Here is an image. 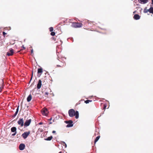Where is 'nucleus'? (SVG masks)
Masks as SVG:
<instances>
[{"instance_id":"nucleus-1","label":"nucleus","mask_w":153,"mask_h":153,"mask_svg":"<svg viewBox=\"0 0 153 153\" xmlns=\"http://www.w3.org/2000/svg\"><path fill=\"white\" fill-rule=\"evenodd\" d=\"M69 116L71 117H72L75 116V118L76 119L79 117V112L77 111H75L73 109H71L69 110L68 112Z\"/></svg>"},{"instance_id":"nucleus-2","label":"nucleus","mask_w":153,"mask_h":153,"mask_svg":"<svg viewBox=\"0 0 153 153\" xmlns=\"http://www.w3.org/2000/svg\"><path fill=\"white\" fill-rule=\"evenodd\" d=\"M65 123L68 124L66 125V127L68 128L72 127L73 126V122L71 120H69L68 121H65Z\"/></svg>"},{"instance_id":"nucleus-3","label":"nucleus","mask_w":153,"mask_h":153,"mask_svg":"<svg viewBox=\"0 0 153 153\" xmlns=\"http://www.w3.org/2000/svg\"><path fill=\"white\" fill-rule=\"evenodd\" d=\"M82 24L80 23L73 22L71 26L75 28L80 27L82 26Z\"/></svg>"},{"instance_id":"nucleus-4","label":"nucleus","mask_w":153,"mask_h":153,"mask_svg":"<svg viewBox=\"0 0 153 153\" xmlns=\"http://www.w3.org/2000/svg\"><path fill=\"white\" fill-rule=\"evenodd\" d=\"M30 132L29 131L28 132H25L23 133L22 136L24 139H25L27 138L28 136L30 134Z\"/></svg>"},{"instance_id":"nucleus-5","label":"nucleus","mask_w":153,"mask_h":153,"mask_svg":"<svg viewBox=\"0 0 153 153\" xmlns=\"http://www.w3.org/2000/svg\"><path fill=\"white\" fill-rule=\"evenodd\" d=\"M42 114L45 116H46L48 113V110L46 108H44L42 109Z\"/></svg>"},{"instance_id":"nucleus-6","label":"nucleus","mask_w":153,"mask_h":153,"mask_svg":"<svg viewBox=\"0 0 153 153\" xmlns=\"http://www.w3.org/2000/svg\"><path fill=\"white\" fill-rule=\"evenodd\" d=\"M31 120L30 119L26 120L24 124L25 127H26L28 126L31 123Z\"/></svg>"},{"instance_id":"nucleus-7","label":"nucleus","mask_w":153,"mask_h":153,"mask_svg":"<svg viewBox=\"0 0 153 153\" xmlns=\"http://www.w3.org/2000/svg\"><path fill=\"white\" fill-rule=\"evenodd\" d=\"M13 53L14 50L12 48H10V49L9 51L7 53V55L8 56H12L13 54Z\"/></svg>"},{"instance_id":"nucleus-8","label":"nucleus","mask_w":153,"mask_h":153,"mask_svg":"<svg viewBox=\"0 0 153 153\" xmlns=\"http://www.w3.org/2000/svg\"><path fill=\"white\" fill-rule=\"evenodd\" d=\"M17 123L18 124L21 126H23L24 125V120L23 118L20 119L18 121Z\"/></svg>"},{"instance_id":"nucleus-9","label":"nucleus","mask_w":153,"mask_h":153,"mask_svg":"<svg viewBox=\"0 0 153 153\" xmlns=\"http://www.w3.org/2000/svg\"><path fill=\"white\" fill-rule=\"evenodd\" d=\"M25 147V145L24 143H21L19 146V148L20 150H23Z\"/></svg>"},{"instance_id":"nucleus-10","label":"nucleus","mask_w":153,"mask_h":153,"mask_svg":"<svg viewBox=\"0 0 153 153\" xmlns=\"http://www.w3.org/2000/svg\"><path fill=\"white\" fill-rule=\"evenodd\" d=\"M42 86V81L41 79H39V80L37 84V88L38 89H40Z\"/></svg>"},{"instance_id":"nucleus-11","label":"nucleus","mask_w":153,"mask_h":153,"mask_svg":"<svg viewBox=\"0 0 153 153\" xmlns=\"http://www.w3.org/2000/svg\"><path fill=\"white\" fill-rule=\"evenodd\" d=\"M140 16L138 14H136L134 15L133 18L135 20H137L140 19Z\"/></svg>"},{"instance_id":"nucleus-12","label":"nucleus","mask_w":153,"mask_h":153,"mask_svg":"<svg viewBox=\"0 0 153 153\" xmlns=\"http://www.w3.org/2000/svg\"><path fill=\"white\" fill-rule=\"evenodd\" d=\"M19 105H18V107L16 109V111L14 114L12 116V117H15L17 115V114L18 112L19 111Z\"/></svg>"},{"instance_id":"nucleus-13","label":"nucleus","mask_w":153,"mask_h":153,"mask_svg":"<svg viewBox=\"0 0 153 153\" xmlns=\"http://www.w3.org/2000/svg\"><path fill=\"white\" fill-rule=\"evenodd\" d=\"M146 12H149L150 13H153V7H151L149 9L147 10V11Z\"/></svg>"},{"instance_id":"nucleus-14","label":"nucleus","mask_w":153,"mask_h":153,"mask_svg":"<svg viewBox=\"0 0 153 153\" xmlns=\"http://www.w3.org/2000/svg\"><path fill=\"white\" fill-rule=\"evenodd\" d=\"M140 3L145 4L148 2V0H140Z\"/></svg>"},{"instance_id":"nucleus-15","label":"nucleus","mask_w":153,"mask_h":153,"mask_svg":"<svg viewBox=\"0 0 153 153\" xmlns=\"http://www.w3.org/2000/svg\"><path fill=\"white\" fill-rule=\"evenodd\" d=\"M11 131L13 132H16V128L15 127H13L11 128Z\"/></svg>"},{"instance_id":"nucleus-16","label":"nucleus","mask_w":153,"mask_h":153,"mask_svg":"<svg viewBox=\"0 0 153 153\" xmlns=\"http://www.w3.org/2000/svg\"><path fill=\"white\" fill-rule=\"evenodd\" d=\"M32 99V97L30 94L27 98V101L28 102L30 101Z\"/></svg>"},{"instance_id":"nucleus-17","label":"nucleus","mask_w":153,"mask_h":153,"mask_svg":"<svg viewBox=\"0 0 153 153\" xmlns=\"http://www.w3.org/2000/svg\"><path fill=\"white\" fill-rule=\"evenodd\" d=\"M53 138L52 136H50L47 138H45L44 140H45L50 141Z\"/></svg>"},{"instance_id":"nucleus-18","label":"nucleus","mask_w":153,"mask_h":153,"mask_svg":"<svg viewBox=\"0 0 153 153\" xmlns=\"http://www.w3.org/2000/svg\"><path fill=\"white\" fill-rule=\"evenodd\" d=\"M43 72L42 69V68H39L38 69V74H39L40 73H42Z\"/></svg>"},{"instance_id":"nucleus-19","label":"nucleus","mask_w":153,"mask_h":153,"mask_svg":"<svg viewBox=\"0 0 153 153\" xmlns=\"http://www.w3.org/2000/svg\"><path fill=\"white\" fill-rule=\"evenodd\" d=\"M100 137V136H97L94 140V143H96L99 140Z\"/></svg>"},{"instance_id":"nucleus-20","label":"nucleus","mask_w":153,"mask_h":153,"mask_svg":"<svg viewBox=\"0 0 153 153\" xmlns=\"http://www.w3.org/2000/svg\"><path fill=\"white\" fill-rule=\"evenodd\" d=\"M92 101V100H87L85 101V102L86 103V104H88L90 102H91Z\"/></svg>"},{"instance_id":"nucleus-21","label":"nucleus","mask_w":153,"mask_h":153,"mask_svg":"<svg viewBox=\"0 0 153 153\" xmlns=\"http://www.w3.org/2000/svg\"><path fill=\"white\" fill-rule=\"evenodd\" d=\"M62 145H63L64 146H65V148H66L67 147V145L66 144V143H65V142L64 141H62Z\"/></svg>"},{"instance_id":"nucleus-22","label":"nucleus","mask_w":153,"mask_h":153,"mask_svg":"<svg viewBox=\"0 0 153 153\" xmlns=\"http://www.w3.org/2000/svg\"><path fill=\"white\" fill-rule=\"evenodd\" d=\"M53 27H51L49 28V30L50 32H53Z\"/></svg>"},{"instance_id":"nucleus-23","label":"nucleus","mask_w":153,"mask_h":153,"mask_svg":"<svg viewBox=\"0 0 153 153\" xmlns=\"http://www.w3.org/2000/svg\"><path fill=\"white\" fill-rule=\"evenodd\" d=\"M55 33L54 32H51V35L52 36H54L55 35Z\"/></svg>"},{"instance_id":"nucleus-24","label":"nucleus","mask_w":153,"mask_h":153,"mask_svg":"<svg viewBox=\"0 0 153 153\" xmlns=\"http://www.w3.org/2000/svg\"><path fill=\"white\" fill-rule=\"evenodd\" d=\"M16 137L18 138H20L21 137V136L20 134H17L16 135Z\"/></svg>"},{"instance_id":"nucleus-25","label":"nucleus","mask_w":153,"mask_h":153,"mask_svg":"<svg viewBox=\"0 0 153 153\" xmlns=\"http://www.w3.org/2000/svg\"><path fill=\"white\" fill-rule=\"evenodd\" d=\"M106 106H107L106 104H105L104 105V108H103L104 109H105L106 108Z\"/></svg>"},{"instance_id":"nucleus-26","label":"nucleus","mask_w":153,"mask_h":153,"mask_svg":"<svg viewBox=\"0 0 153 153\" xmlns=\"http://www.w3.org/2000/svg\"><path fill=\"white\" fill-rule=\"evenodd\" d=\"M16 134V132H14V133L13 134H12V135L13 136H15Z\"/></svg>"},{"instance_id":"nucleus-27","label":"nucleus","mask_w":153,"mask_h":153,"mask_svg":"<svg viewBox=\"0 0 153 153\" xmlns=\"http://www.w3.org/2000/svg\"><path fill=\"white\" fill-rule=\"evenodd\" d=\"M147 10H146V8L144 9V13H147V12H146V11H147Z\"/></svg>"},{"instance_id":"nucleus-28","label":"nucleus","mask_w":153,"mask_h":153,"mask_svg":"<svg viewBox=\"0 0 153 153\" xmlns=\"http://www.w3.org/2000/svg\"><path fill=\"white\" fill-rule=\"evenodd\" d=\"M6 33L4 32H3V35H5V34H6Z\"/></svg>"},{"instance_id":"nucleus-29","label":"nucleus","mask_w":153,"mask_h":153,"mask_svg":"<svg viewBox=\"0 0 153 153\" xmlns=\"http://www.w3.org/2000/svg\"><path fill=\"white\" fill-rule=\"evenodd\" d=\"M48 92H45V95H48Z\"/></svg>"},{"instance_id":"nucleus-30","label":"nucleus","mask_w":153,"mask_h":153,"mask_svg":"<svg viewBox=\"0 0 153 153\" xmlns=\"http://www.w3.org/2000/svg\"><path fill=\"white\" fill-rule=\"evenodd\" d=\"M60 44H59V45H62V41L61 40H60Z\"/></svg>"},{"instance_id":"nucleus-31","label":"nucleus","mask_w":153,"mask_h":153,"mask_svg":"<svg viewBox=\"0 0 153 153\" xmlns=\"http://www.w3.org/2000/svg\"><path fill=\"white\" fill-rule=\"evenodd\" d=\"M31 54H33V49H31Z\"/></svg>"},{"instance_id":"nucleus-32","label":"nucleus","mask_w":153,"mask_h":153,"mask_svg":"<svg viewBox=\"0 0 153 153\" xmlns=\"http://www.w3.org/2000/svg\"><path fill=\"white\" fill-rule=\"evenodd\" d=\"M42 124H43V123H42V122H40V123H39V125H41Z\"/></svg>"},{"instance_id":"nucleus-33","label":"nucleus","mask_w":153,"mask_h":153,"mask_svg":"<svg viewBox=\"0 0 153 153\" xmlns=\"http://www.w3.org/2000/svg\"><path fill=\"white\" fill-rule=\"evenodd\" d=\"M56 133V131H52V133Z\"/></svg>"},{"instance_id":"nucleus-34","label":"nucleus","mask_w":153,"mask_h":153,"mask_svg":"<svg viewBox=\"0 0 153 153\" xmlns=\"http://www.w3.org/2000/svg\"><path fill=\"white\" fill-rule=\"evenodd\" d=\"M22 47L24 49H25V48L24 47V45H23Z\"/></svg>"},{"instance_id":"nucleus-35","label":"nucleus","mask_w":153,"mask_h":153,"mask_svg":"<svg viewBox=\"0 0 153 153\" xmlns=\"http://www.w3.org/2000/svg\"><path fill=\"white\" fill-rule=\"evenodd\" d=\"M152 4L153 5V0H151Z\"/></svg>"},{"instance_id":"nucleus-36","label":"nucleus","mask_w":153,"mask_h":153,"mask_svg":"<svg viewBox=\"0 0 153 153\" xmlns=\"http://www.w3.org/2000/svg\"><path fill=\"white\" fill-rule=\"evenodd\" d=\"M33 75V71H32V76H31V78H32Z\"/></svg>"},{"instance_id":"nucleus-37","label":"nucleus","mask_w":153,"mask_h":153,"mask_svg":"<svg viewBox=\"0 0 153 153\" xmlns=\"http://www.w3.org/2000/svg\"><path fill=\"white\" fill-rule=\"evenodd\" d=\"M52 119V118H50L49 119V120H51Z\"/></svg>"},{"instance_id":"nucleus-38","label":"nucleus","mask_w":153,"mask_h":153,"mask_svg":"<svg viewBox=\"0 0 153 153\" xmlns=\"http://www.w3.org/2000/svg\"><path fill=\"white\" fill-rule=\"evenodd\" d=\"M57 66H58V67H60V66H61L60 65H57Z\"/></svg>"},{"instance_id":"nucleus-39","label":"nucleus","mask_w":153,"mask_h":153,"mask_svg":"<svg viewBox=\"0 0 153 153\" xmlns=\"http://www.w3.org/2000/svg\"><path fill=\"white\" fill-rule=\"evenodd\" d=\"M22 102L21 103V106H22Z\"/></svg>"},{"instance_id":"nucleus-40","label":"nucleus","mask_w":153,"mask_h":153,"mask_svg":"<svg viewBox=\"0 0 153 153\" xmlns=\"http://www.w3.org/2000/svg\"><path fill=\"white\" fill-rule=\"evenodd\" d=\"M52 122H50V123H49V124H52Z\"/></svg>"},{"instance_id":"nucleus-41","label":"nucleus","mask_w":153,"mask_h":153,"mask_svg":"<svg viewBox=\"0 0 153 153\" xmlns=\"http://www.w3.org/2000/svg\"><path fill=\"white\" fill-rule=\"evenodd\" d=\"M135 12H136V11H134V12H133V13H135Z\"/></svg>"},{"instance_id":"nucleus-42","label":"nucleus","mask_w":153,"mask_h":153,"mask_svg":"<svg viewBox=\"0 0 153 153\" xmlns=\"http://www.w3.org/2000/svg\"><path fill=\"white\" fill-rule=\"evenodd\" d=\"M31 79H32V78H31ZM31 80V79H30V80Z\"/></svg>"},{"instance_id":"nucleus-43","label":"nucleus","mask_w":153,"mask_h":153,"mask_svg":"<svg viewBox=\"0 0 153 153\" xmlns=\"http://www.w3.org/2000/svg\"><path fill=\"white\" fill-rule=\"evenodd\" d=\"M31 79H32V78H31ZM31 80V79H30V80Z\"/></svg>"}]
</instances>
